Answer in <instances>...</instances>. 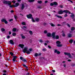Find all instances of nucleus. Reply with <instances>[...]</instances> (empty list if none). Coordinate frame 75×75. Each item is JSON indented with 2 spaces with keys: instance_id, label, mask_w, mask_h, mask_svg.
I'll return each mask as SVG.
<instances>
[{
  "instance_id": "obj_1",
  "label": "nucleus",
  "mask_w": 75,
  "mask_h": 75,
  "mask_svg": "<svg viewBox=\"0 0 75 75\" xmlns=\"http://www.w3.org/2000/svg\"><path fill=\"white\" fill-rule=\"evenodd\" d=\"M4 4H7L9 6V7L11 8H13V7H16L17 6H19V4L18 3H16L15 4L16 5L14 4L11 5V1H6L4 0L3 1Z\"/></svg>"
},
{
  "instance_id": "obj_2",
  "label": "nucleus",
  "mask_w": 75,
  "mask_h": 75,
  "mask_svg": "<svg viewBox=\"0 0 75 75\" xmlns=\"http://www.w3.org/2000/svg\"><path fill=\"white\" fill-rule=\"evenodd\" d=\"M63 13H69V14H71V12H69V11L67 10H65L62 11V10H61L58 12V14H63Z\"/></svg>"
},
{
  "instance_id": "obj_3",
  "label": "nucleus",
  "mask_w": 75,
  "mask_h": 75,
  "mask_svg": "<svg viewBox=\"0 0 75 75\" xmlns=\"http://www.w3.org/2000/svg\"><path fill=\"white\" fill-rule=\"evenodd\" d=\"M64 54L67 55V56H69V58H72V56H71V54H70V53L65 52L64 53Z\"/></svg>"
},
{
  "instance_id": "obj_4",
  "label": "nucleus",
  "mask_w": 75,
  "mask_h": 75,
  "mask_svg": "<svg viewBox=\"0 0 75 75\" xmlns=\"http://www.w3.org/2000/svg\"><path fill=\"white\" fill-rule=\"evenodd\" d=\"M33 16L31 14H29L28 15H27V17L28 18L30 19V18H33Z\"/></svg>"
},
{
  "instance_id": "obj_5",
  "label": "nucleus",
  "mask_w": 75,
  "mask_h": 75,
  "mask_svg": "<svg viewBox=\"0 0 75 75\" xmlns=\"http://www.w3.org/2000/svg\"><path fill=\"white\" fill-rule=\"evenodd\" d=\"M41 55V53H39V54L37 53H35L34 54V56L36 57H37L38 56H40Z\"/></svg>"
},
{
  "instance_id": "obj_6",
  "label": "nucleus",
  "mask_w": 75,
  "mask_h": 75,
  "mask_svg": "<svg viewBox=\"0 0 75 75\" xmlns=\"http://www.w3.org/2000/svg\"><path fill=\"white\" fill-rule=\"evenodd\" d=\"M1 22H4L5 23V24H7L8 23V22H7V21H6V20L4 19H1Z\"/></svg>"
},
{
  "instance_id": "obj_7",
  "label": "nucleus",
  "mask_w": 75,
  "mask_h": 75,
  "mask_svg": "<svg viewBox=\"0 0 75 75\" xmlns=\"http://www.w3.org/2000/svg\"><path fill=\"white\" fill-rule=\"evenodd\" d=\"M25 7V6L24 5V4H21V10H24V8Z\"/></svg>"
},
{
  "instance_id": "obj_8",
  "label": "nucleus",
  "mask_w": 75,
  "mask_h": 75,
  "mask_svg": "<svg viewBox=\"0 0 75 75\" xmlns=\"http://www.w3.org/2000/svg\"><path fill=\"white\" fill-rule=\"evenodd\" d=\"M28 49V48H27V47H25L23 51V52L24 53H25V52H27Z\"/></svg>"
},
{
  "instance_id": "obj_9",
  "label": "nucleus",
  "mask_w": 75,
  "mask_h": 75,
  "mask_svg": "<svg viewBox=\"0 0 75 75\" xmlns=\"http://www.w3.org/2000/svg\"><path fill=\"white\" fill-rule=\"evenodd\" d=\"M54 52H55V53H57V54H58L59 55L61 54V52L59 51H58L57 50H54Z\"/></svg>"
},
{
  "instance_id": "obj_10",
  "label": "nucleus",
  "mask_w": 75,
  "mask_h": 75,
  "mask_svg": "<svg viewBox=\"0 0 75 75\" xmlns=\"http://www.w3.org/2000/svg\"><path fill=\"white\" fill-rule=\"evenodd\" d=\"M9 43H10V44L12 45H13L14 44V41L12 40H9Z\"/></svg>"
},
{
  "instance_id": "obj_11",
  "label": "nucleus",
  "mask_w": 75,
  "mask_h": 75,
  "mask_svg": "<svg viewBox=\"0 0 75 75\" xmlns=\"http://www.w3.org/2000/svg\"><path fill=\"white\" fill-rule=\"evenodd\" d=\"M52 38L53 39H55V33H52Z\"/></svg>"
},
{
  "instance_id": "obj_12",
  "label": "nucleus",
  "mask_w": 75,
  "mask_h": 75,
  "mask_svg": "<svg viewBox=\"0 0 75 75\" xmlns=\"http://www.w3.org/2000/svg\"><path fill=\"white\" fill-rule=\"evenodd\" d=\"M18 47H21V48H23L24 47V45L23 44H20L18 45Z\"/></svg>"
},
{
  "instance_id": "obj_13",
  "label": "nucleus",
  "mask_w": 75,
  "mask_h": 75,
  "mask_svg": "<svg viewBox=\"0 0 75 75\" xmlns=\"http://www.w3.org/2000/svg\"><path fill=\"white\" fill-rule=\"evenodd\" d=\"M46 36L48 37H51V34L50 33H47Z\"/></svg>"
},
{
  "instance_id": "obj_14",
  "label": "nucleus",
  "mask_w": 75,
  "mask_h": 75,
  "mask_svg": "<svg viewBox=\"0 0 75 75\" xmlns=\"http://www.w3.org/2000/svg\"><path fill=\"white\" fill-rule=\"evenodd\" d=\"M20 36L22 38V39H25V37L23 35V34H21Z\"/></svg>"
},
{
  "instance_id": "obj_15",
  "label": "nucleus",
  "mask_w": 75,
  "mask_h": 75,
  "mask_svg": "<svg viewBox=\"0 0 75 75\" xmlns=\"http://www.w3.org/2000/svg\"><path fill=\"white\" fill-rule=\"evenodd\" d=\"M72 36V34L69 33V34L67 35L68 37L69 38H71Z\"/></svg>"
},
{
  "instance_id": "obj_16",
  "label": "nucleus",
  "mask_w": 75,
  "mask_h": 75,
  "mask_svg": "<svg viewBox=\"0 0 75 75\" xmlns=\"http://www.w3.org/2000/svg\"><path fill=\"white\" fill-rule=\"evenodd\" d=\"M22 65H23V67H24L25 68H28V67L27 66H26V65H27V63H26L25 64H22Z\"/></svg>"
},
{
  "instance_id": "obj_17",
  "label": "nucleus",
  "mask_w": 75,
  "mask_h": 75,
  "mask_svg": "<svg viewBox=\"0 0 75 75\" xmlns=\"http://www.w3.org/2000/svg\"><path fill=\"white\" fill-rule=\"evenodd\" d=\"M53 4L54 6H58V3L56 1L53 2Z\"/></svg>"
},
{
  "instance_id": "obj_18",
  "label": "nucleus",
  "mask_w": 75,
  "mask_h": 75,
  "mask_svg": "<svg viewBox=\"0 0 75 75\" xmlns=\"http://www.w3.org/2000/svg\"><path fill=\"white\" fill-rule=\"evenodd\" d=\"M57 47H62V45L58 44L57 45Z\"/></svg>"
},
{
  "instance_id": "obj_19",
  "label": "nucleus",
  "mask_w": 75,
  "mask_h": 75,
  "mask_svg": "<svg viewBox=\"0 0 75 75\" xmlns=\"http://www.w3.org/2000/svg\"><path fill=\"white\" fill-rule=\"evenodd\" d=\"M56 16L58 17V18H62V16H61L56 15Z\"/></svg>"
},
{
  "instance_id": "obj_20",
  "label": "nucleus",
  "mask_w": 75,
  "mask_h": 75,
  "mask_svg": "<svg viewBox=\"0 0 75 75\" xmlns=\"http://www.w3.org/2000/svg\"><path fill=\"white\" fill-rule=\"evenodd\" d=\"M23 62H25L26 63H27V59H24V58H23Z\"/></svg>"
},
{
  "instance_id": "obj_21",
  "label": "nucleus",
  "mask_w": 75,
  "mask_h": 75,
  "mask_svg": "<svg viewBox=\"0 0 75 75\" xmlns=\"http://www.w3.org/2000/svg\"><path fill=\"white\" fill-rule=\"evenodd\" d=\"M39 59H45V57H39Z\"/></svg>"
},
{
  "instance_id": "obj_22",
  "label": "nucleus",
  "mask_w": 75,
  "mask_h": 75,
  "mask_svg": "<svg viewBox=\"0 0 75 75\" xmlns=\"http://www.w3.org/2000/svg\"><path fill=\"white\" fill-rule=\"evenodd\" d=\"M56 43L57 44H61V42L58 40L56 41Z\"/></svg>"
},
{
  "instance_id": "obj_23",
  "label": "nucleus",
  "mask_w": 75,
  "mask_h": 75,
  "mask_svg": "<svg viewBox=\"0 0 75 75\" xmlns=\"http://www.w3.org/2000/svg\"><path fill=\"white\" fill-rule=\"evenodd\" d=\"M70 14H71V15L70 16L71 17H72V18H74V16H75L74 14L73 13H71Z\"/></svg>"
},
{
  "instance_id": "obj_24",
  "label": "nucleus",
  "mask_w": 75,
  "mask_h": 75,
  "mask_svg": "<svg viewBox=\"0 0 75 75\" xmlns=\"http://www.w3.org/2000/svg\"><path fill=\"white\" fill-rule=\"evenodd\" d=\"M35 0H28V2L29 3H32L33 2H34Z\"/></svg>"
},
{
  "instance_id": "obj_25",
  "label": "nucleus",
  "mask_w": 75,
  "mask_h": 75,
  "mask_svg": "<svg viewBox=\"0 0 75 75\" xmlns=\"http://www.w3.org/2000/svg\"><path fill=\"white\" fill-rule=\"evenodd\" d=\"M35 20L36 21H37V22H38V21H40V19H39V18H35Z\"/></svg>"
},
{
  "instance_id": "obj_26",
  "label": "nucleus",
  "mask_w": 75,
  "mask_h": 75,
  "mask_svg": "<svg viewBox=\"0 0 75 75\" xmlns=\"http://www.w3.org/2000/svg\"><path fill=\"white\" fill-rule=\"evenodd\" d=\"M59 36L56 35L55 37V39H56L57 40L58 39H59Z\"/></svg>"
},
{
  "instance_id": "obj_27",
  "label": "nucleus",
  "mask_w": 75,
  "mask_h": 75,
  "mask_svg": "<svg viewBox=\"0 0 75 75\" xmlns=\"http://www.w3.org/2000/svg\"><path fill=\"white\" fill-rule=\"evenodd\" d=\"M30 53H31V52L27 50V51L26 52V54H30Z\"/></svg>"
},
{
  "instance_id": "obj_28",
  "label": "nucleus",
  "mask_w": 75,
  "mask_h": 75,
  "mask_svg": "<svg viewBox=\"0 0 75 75\" xmlns=\"http://www.w3.org/2000/svg\"><path fill=\"white\" fill-rule=\"evenodd\" d=\"M16 30H17V29L16 28H14L13 29V32H16Z\"/></svg>"
},
{
  "instance_id": "obj_29",
  "label": "nucleus",
  "mask_w": 75,
  "mask_h": 75,
  "mask_svg": "<svg viewBox=\"0 0 75 75\" xmlns=\"http://www.w3.org/2000/svg\"><path fill=\"white\" fill-rule=\"evenodd\" d=\"M14 17L15 19L16 20H17L18 18V17H17V16H16V15L14 16Z\"/></svg>"
},
{
  "instance_id": "obj_30",
  "label": "nucleus",
  "mask_w": 75,
  "mask_h": 75,
  "mask_svg": "<svg viewBox=\"0 0 75 75\" xmlns=\"http://www.w3.org/2000/svg\"><path fill=\"white\" fill-rule=\"evenodd\" d=\"M75 28L74 27H72L71 29V31H74L75 30Z\"/></svg>"
},
{
  "instance_id": "obj_31",
  "label": "nucleus",
  "mask_w": 75,
  "mask_h": 75,
  "mask_svg": "<svg viewBox=\"0 0 75 75\" xmlns=\"http://www.w3.org/2000/svg\"><path fill=\"white\" fill-rule=\"evenodd\" d=\"M73 40L71 39L69 40V42H70V43H72V42H73Z\"/></svg>"
},
{
  "instance_id": "obj_32",
  "label": "nucleus",
  "mask_w": 75,
  "mask_h": 75,
  "mask_svg": "<svg viewBox=\"0 0 75 75\" xmlns=\"http://www.w3.org/2000/svg\"><path fill=\"white\" fill-rule=\"evenodd\" d=\"M66 23H67V22H66L65 21L62 22V25H65V24H66Z\"/></svg>"
},
{
  "instance_id": "obj_33",
  "label": "nucleus",
  "mask_w": 75,
  "mask_h": 75,
  "mask_svg": "<svg viewBox=\"0 0 75 75\" xmlns=\"http://www.w3.org/2000/svg\"><path fill=\"white\" fill-rule=\"evenodd\" d=\"M38 3L39 4H41L42 3V1H38Z\"/></svg>"
},
{
  "instance_id": "obj_34",
  "label": "nucleus",
  "mask_w": 75,
  "mask_h": 75,
  "mask_svg": "<svg viewBox=\"0 0 75 75\" xmlns=\"http://www.w3.org/2000/svg\"><path fill=\"white\" fill-rule=\"evenodd\" d=\"M47 33L48 31H47V30H45L44 31V34H47Z\"/></svg>"
},
{
  "instance_id": "obj_35",
  "label": "nucleus",
  "mask_w": 75,
  "mask_h": 75,
  "mask_svg": "<svg viewBox=\"0 0 75 75\" xmlns=\"http://www.w3.org/2000/svg\"><path fill=\"white\" fill-rule=\"evenodd\" d=\"M29 33L30 35H33V31H29Z\"/></svg>"
},
{
  "instance_id": "obj_36",
  "label": "nucleus",
  "mask_w": 75,
  "mask_h": 75,
  "mask_svg": "<svg viewBox=\"0 0 75 75\" xmlns=\"http://www.w3.org/2000/svg\"><path fill=\"white\" fill-rule=\"evenodd\" d=\"M50 25H51V26H52V27H55V25L53 24L52 23H51L50 24Z\"/></svg>"
},
{
  "instance_id": "obj_37",
  "label": "nucleus",
  "mask_w": 75,
  "mask_h": 75,
  "mask_svg": "<svg viewBox=\"0 0 75 75\" xmlns=\"http://www.w3.org/2000/svg\"><path fill=\"white\" fill-rule=\"evenodd\" d=\"M32 22H33V23H35V21L34 20L33 18H32Z\"/></svg>"
},
{
  "instance_id": "obj_38",
  "label": "nucleus",
  "mask_w": 75,
  "mask_h": 75,
  "mask_svg": "<svg viewBox=\"0 0 75 75\" xmlns=\"http://www.w3.org/2000/svg\"><path fill=\"white\" fill-rule=\"evenodd\" d=\"M12 35L14 36H16V33H12Z\"/></svg>"
},
{
  "instance_id": "obj_39",
  "label": "nucleus",
  "mask_w": 75,
  "mask_h": 75,
  "mask_svg": "<svg viewBox=\"0 0 75 75\" xmlns=\"http://www.w3.org/2000/svg\"><path fill=\"white\" fill-rule=\"evenodd\" d=\"M10 54L11 56H13V55H14V53L12 52H10Z\"/></svg>"
},
{
  "instance_id": "obj_40",
  "label": "nucleus",
  "mask_w": 75,
  "mask_h": 75,
  "mask_svg": "<svg viewBox=\"0 0 75 75\" xmlns=\"http://www.w3.org/2000/svg\"><path fill=\"white\" fill-rule=\"evenodd\" d=\"M47 24V23H45V22H44V23H43V25L44 26H46V25Z\"/></svg>"
},
{
  "instance_id": "obj_41",
  "label": "nucleus",
  "mask_w": 75,
  "mask_h": 75,
  "mask_svg": "<svg viewBox=\"0 0 75 75\" xmlns=\"http://www.w3.org/2000/svg\"><path fill=\"white\" fill-rule=\"evenodd\" d=\"M22 25H25V24H26L25 22H23L22 23Z\"/></svg>"
},
{
  "instance_id": "obj_42",
  "label": "nucleus",
  "mask_w": 75,
  "mask_h": 75,
  "mask_svg": "<svg viewBox=\"0 0 75 75\" xmlns=\"http://www.w3.org/2000/svg\"><path fill=\"white\" fill-rule=\"evenodd\" d=\"M13 58L16 59H17V57L16 56H14L13 57Z\"/></svg>"
},
{
  "instance_id": "obj_43",
  "label": "nucleus",
  "mask_w": 75,
  "mask_h": 75,
  "mask_svg": "<svg viewBox=\"0 0 75 75\" xmlns=\"http://www.w3.org/2000/svg\"><path fill=\"white\" fill-rule=\"evenodd\" d=\"M24 59V58H23L22 57H20V59L21 60H23V59Z\"/></svg>"
},
{
  "instance_id": "obj_44",
  "label": "nucleus",
  "mask_w": 75,
  "mask_h": 75,
  "mask_svg": "<svg viewBox=\"0 0 75 75\" xmlns=\"http://www.w3.org/2000/svg\"><path fill=\"white\" fill-rule=\"evenodd\" d=\"M1 30L2 31H3V32L5 31V29L4 28H2L1 29Z\"/></svg>"
},
{
  "instance_id": "obj_45",
  "label": "nucleus",
  "mask_w": 75,
  "mask_h": 75,
  "mask_svg": "<svg viewBox=\"0 0 75 75\" xmlns=\"http://www.w3.org/2000/svg\"><path fill=\"white\" fill-rule=\"evenodd\" d=\"M65 33H63L62 34V36L63 37H65Z\"/></svg>"
},
{
  "instance_id": "obj_46",
  "label": "nucleus",
  "mask_w": 75,
  "mask_h": 75,
  "mask_svg": "<svg viewBox=\"0 0 75 75\" xmlns=\"http://www.w3.org/2000/svg\"><path fill=\"white\" fill-rule=\"evenodd\" d=\"M59 7H60V8H62L63 7V6L60 5V6H59Z\"/></svg>"
},
{
  "instance_id": "obj_47",
  "label": "nucleus",
  "mask_w": 75,
  "mask_h": 75,
  "mask_svg": "<svg viewBox=\"0 0 75 75\" xmlns=\"http://www.w3.org/2000/svg\"><path fill=\"white\" fill-rule=\"evenodd\" d=\"M11 3H16V1L13 0L11 1Z\"/></svg>"
},
{
  "instance_id": "obj_48",
  "label": "nucleus",
  "mask_w": 75,
  "mask_h": 75,
  "mask_svg": "<svg viewBox=\"0 0 75 75\" xmlns=\"http://www.w3.org/2000/svg\"><path fill=\"white\" fill-rule=\"evenodd\" d=\"M71 67H75V64H72L71 65Z\"/></svg>"
},
{
  "instance_id": "obj_49",
  "label": "nucleus",
  "mask_w": 75,
  "mask_h": 75,
  "mask_svg": "<svg viewBox=\"0 0 75 75\" xmlns=\"http://www.w3.org/2000/svg\"><path fill=\"white\" fill-rule=\"evenodd\" d=\"M42 51H46V49H45V48H43V49H42Z\"/></svg>"
},
{
  "instance_id": "obj_50",
  "label": "nucleus",
  "mask_w": 75,
  "mask_h": 75,
  "mask_svg": "<svg viewBox=\"0 0 75 75\" xmlns=\"http://www.w3.org/2000/svg\"><path fill=\"white\" fill-rule=\"evenodd\" d=\"M67 26H68V27H71V26H70V25H69V24L68 23H67Z\"/></svg>"
},
{
  "instance_id": "obj_51",
  "label": "nucleus",
  "mask_w": 75,
  "mask_h": 75,
  "mask_svg": "<svg viewBox=\"0 0 75 75\" xmlns=\"http://www.w3.org/2000/svg\"><path fill=\"white\" fill-rule=\"evenodd\" d=\"M67 16H68V15H67V13H66V14L64 16V17H67Z\"/></svg>"
},
{
  "instance_id": "obj_52",
  "label": "nucleus",
  "mask_w": 75,
  "mask_h": 75,
  "mask_svg": "<svg viewBox=\"0 0 75 75\" xmlns=\"http://www.w3.org/2000/svg\"><path fill=\"white\" fill-rule=\"evenodd\" d=\"M10 38V36L9 35H8L7 37V39H8V38Z\"/></svg>"
},
{
  "instance_id": "obj_53",
  "label": "nucleus",
  "mask_w": 75,
  "mask_h": 75,
  "mask_svg": "<svg viewBox=\"0 0 75 75\" xmlns=\"http://www.w3.org/2000/svg\"><path fill=\"white\" fill-rule=\"evenodd\" d=\"M54 3H51L50 4V6H54Z\"/></svg>"
},
{
  "instance_id": "obj_54",
  "label": "nucleus",
  "mask_w": 75,
  "mask_h": 75,
  "mask_svg": "<svg viewBox=\"0 0 75 75\" xmlns=\"http://www.w3.org/2000/svg\"><path fill=\"white\" fill-rule=\"evenodd\" d=\"M13 62H15L16 61V59H14V58H13Z\"/></svg>"
},
{
  "instance_id": "obj_55",
  "label": "nucleus",
  "mask_w": 75,
  "mask_h": 75,
  "mask_svg": "<svg viewBox=\"0 0 75 75\" xmlns=\"http://www.w3.org/2000/svg\"><path fill=\"white\" fill-rule=\"evenodd\" d=\"M3 72L4 73H6V72H7V71L6 70H4Z\"/></svg>"
},
{
  "instance_id": "obj_56",
  "label": "nucleus",
  "mask_w": 75,
  "mask_h": 75,
  "mask_svg": "<svg viewBox=\"0 0 75 75\" xmlns=\"http://www.w3.org/2000/svg\"><path fill=\"white\" fill-rule=\"evenodd\" d=\"M11 21H13V19H10L9 20V22H11Z\"/></svg>"
},
{
  "instance_id": "obj_57",
  "label": "nucleus",
  "mask_w": 75,
  "mask_h": 75,
  "mask_svg": "<svg viewBox=\"0 0 75 75\" xmlns=\"http://www.w3.org/2000/svg\"><path fill=\"white\" fill-rule=\"evenodd\" d=\"M48 48H49V49H51V46H50V45L48 46Z\"/></svg>"
},
{
  "instance_id": "obj_58",
  "label": "nucleus",
  "mask_w": 75,
  "mask_h": 75,
  "mask_svg": "<svg viewBox=\"0 0 75 75\" xmlns=\"http://www.w3.org/2000/svg\"><path fill=\"white\" fill-rule=\"evenodd\" d=\"M39 41L40 42H43V41H42V40H40Z\"/></svg>"
},
{
  "instance_id": "obj_59",
  "label": "nucleus",
  "mask_w": 75,
  "mask_h": 75,
  "mask_svg": "<svg viewBox=\"0 0 75 75\" xmlns=\"http://www.w3.org/2000/svg\"><path fill=\"white\" fill-rule=\"evenodd\" d=\"M4 65L5 66V67H6V68H8V66L7 65V64H5Z\"/></svg>"
},
{
  "instance_id": "obj_60",
  "label": "nucleus",
  "mask_w": 75,
  "mask_h": 75,
  "mask_svg": "<svg viewBox=\"0 0 75 75\" xmlns=\"http://www.w3.org/2000/svg\"><path fill=\"white\" fill-rule=\"evenodd\" d=\"M47 3H48V1H45V4H46Z\"/></svg>"
},
{
  "instance_id": "obj_61",
  "label": "nucleus",
  "mask_w": 75,
  "mask_h": 75,
  "mask_svg": "<svg viewBox=\"0 0 75 75\" xmlns=\"http://www.w3.org/2000/svg\"><path fill=\"white\" fill-rule=\"evenodd\" d=\"M9 35H11V31L9 32Z\"/></svg>"
},
{
  "instance_id": "obj_62",
  "label": "nucleus",
  "mask_w": 75,
  "mask_h": 75,
  "mask_svg": "<svg viewBox=\"0 0 75 75\" xmlns=\"http://www.w3.org/2000/svg\"><path fill=\"white\" fill-rule=\"evenodd\" d=\"M29 51H30V52L31 51H32V49H31V48L29 49Z\"/></svg>"
},
{
  "instance_id": "obj_63",
  "label": "nucleus",
  "mask_w": 75,
  "mask_h": 75,
  "mask_svg": "<svg viewBox=\"0 0 75 75\" xmlns=\"http://www.w3.org/2000/svg\"><path fill=\"white\" fill-rule=\"evenodd\" d=\"M52 72H55V70H52Z\"/></svg>"
},
{
  "instance_id": "obj_64",
  "label": "nucleus",
  "mask_w": 75,
  "mask_h": 75,
  "mask_svg": "<svg viewBox=\"0 0 75 75\" xmlns=\"http://www.w3.org/2000/svg\"><path fill=\"white\" fill-rule=\"evenodd\" d=\"M72 19H73V21H75V18H73Z\"/></svg>"
}]
</instances>
